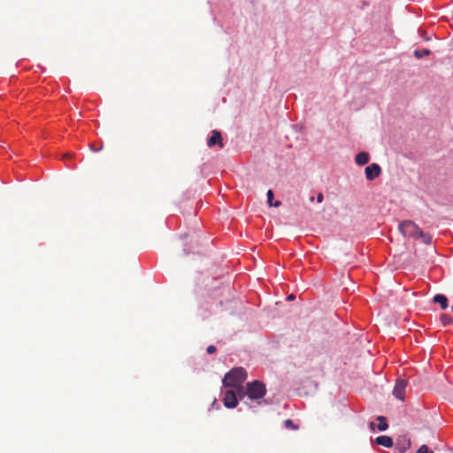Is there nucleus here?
Wrapping results in <instances>:
<instances>
[{
    "label": "nucleus",
    "instance_id": "obj_1",
    "mask_svg": "<svg viewBox=\"0 0 453 453\" xmlns=\"http://www.w3.org/2000/svg\"><path fill=\"white\" fill-rule=\"evenodd\" d=\"M247 378V372L242 367H236L229 371L223 379L225 388H232L226 392L225 396H242L243 388L242 382Z\"/></svg>",
    "mask_w": 453,
    "mask_h": 453
},
{
    "label": "nucleus",
    "instance_id": "obj_2",
    "mask_svg": "<svg viewBox=\"0 0 453 453\" xmlns=\"http://www.w3.org/2000/svg\"><path fill=\"white\" fill-rule=\"evenodd\" d=\"M398 228L404 237L418 240V234L420 231V228L413 221L404 220L399 224Z\"/></svg>",
    "mask_w": 453,
    "mask_h": 453
},
{
    "label": "nucleus",
    "instance_id": "obj_3",
    "mask_svg": "<svg viewBox=\"0 0 453 453\" xmlns=\"http://www.w3.org/2000/svg\"><path fill=\"white\" fill-rule=\"evenodd\" d=\"M265 385L259 380H254L247 384V388L243 390L242 396H265Z\"/></svg>",
    "mask_w": 453,
    "mask_h": 453
},
{
    "label": "nucleus",
    "instance_id": "obj_4",
    "mask_svg": "<svg viewBox=\"0 0 453 453\" xmlns=\"http://www.w3.org/2000/svg\"><path fill=\"white\" fill-rule=\"evenodd\" d=\"M365 173L368 180H373L381 173V168L378 164L373 163L365 168Z\"/></svg>",
    "mask_w": 453,
    "mask_h": 453
},
{
    "label": "nucleus",
    "instance_id": "obj_5",
    "mask_svg": "<svg viewBox=\"0 0 453 453\" xmlns=\"http://www.w3.org/2000/svg\"><path fill=\"white\" fill-rule=\"evenodd\" d=\"M411 442L406 435L399 436L396 440L395 449L399 453H404L411 448Z\"/></svg>",
    "mask_w": 453,
    "mask_h": 453
},
{
    "label": "nucleus",
    "instance_id": "obj_6",
    "mask_svg": "<svg viewBox=\"0 0 453 453\" xmlns=\"http://www.w3.org/2000/svg\"><path fill=\"white\" fill-rule=\"evenodd\" d=\"M207 145L211 148L218 145L219 148H223L221 134L218 130H213L211 136L207 141Z\"/></svg>",
    "mask_w": 453,
    "mask_h": 453
},
{
    "label": "nucleus",
    "instance_id": "obj_7",
    "mask_svg": "<svg viewBox=\"0 0 453 453\" xmlns=\"http://www.w3.org/2000/svg\"><path fill=\"white\" fill-rule=\"evenodd\" d=\"M407 381L403 379H398L393 389L394 396H403L405 394V388Z\"/></svg>",
    "mask_w": 453,
    "mask_h": 453
},
{
    "label": "nucleus",
    "instance_id": "obj_8",
    "mask_svg": "<svg viewBox=\"0 0 453 453\" xmlns=\"http://www.w3.org/2000/svg\"><path fill=\"white\" fill-rule=\"evenodd\" d=\"M375 442L378 445H381L386 448H391L393 446V440L391 437L387 435H381L375 439Z\"/></svg>",
    "mask_w": 453,
    "mask_h": 453
},
{
    "label": "nucleus",
    "instance_id": "obj_9",
    "mask_svg": "<svg viewBox=\"0 0 453 453\" xmlns=\"http://www.w3.org/2000/svg\"><path fill=\"white\" fill-rule=\"evenodd\" d=\"M370 159L369 154L366 152H359L356 156V163L359 165H364L368 163Z\"/></svg>",
    "mask_w": 453,
    "mask_h": 453
},
{
    "label": "nucleus",
    "instance_id": "obj_10",
    "mask_svg": "<svg viewBox=\"0 0 453 453\" xmlns=\"http://www.w3.org/2000/svg\"><path fill=\"white\" fill-rule=\"evenodd\" d=\"M418 239H420L422 242L426 245L432 243V235L428 233L423 232L421 229L418 234Z\"/></svg>",
    "mask_w": 453,
    "mask_h": 453
},
{
    "label": "nucleus",
    "instance_id": "obj_11",
    "mask_svg": "<svg viewBox=\"0 0 453 453\" xmlns=\"http://www.w3.org/2000/svg\"><path fill=\"white\" fill-rule=\"evenodd\" d=\"M418 239H420L422 242L426 245L432 243V235L428 233L423 232L421 229L418 234Z\"/></svg>",
    "mask_w": 453,
    "mask_h": 453
},
{
    "label": "nucleus",
    "instance_id": "obj_12",
    "mask_svg": "<svg viewBox=\"0 0 453 453\" xmlns=\"http://www.w3.org/2000/svg\"><path fill=\"white\" fill-rule=\"evenodd\" d=\"M434 302L440 303L441 306V309L445 310L448 307V299L443 295H436L434 297Z\"/></svg>",
    "mask_w": 453,
    "mask_h": 453
},
{
    "label": "nucleus",
    "instance_id": "obj_13",
    "mask_svg": "<svg viewBox=\"0 0 453 453\" xmlns=\"http://www.w3.org/2000/svg\"><path fill=\"white\" fill-rule=\"evenodd\" d=\"M226 408H234L238 404V398H220Z\"/></svg>",
    "mask_w": 453,
    "mask_h": 453
},
{
    "label": "nucleus",
    "instance_id": "obj_14",
    "mask_svg": "<svg viewBox=\"0 0 453 453\" xmlns=\"http://www.w3.org/2000/svg\"><path fill=\"white\" fill-rule=\"evenodd\" d=\"M377 421L379 422L378 429L380 431H385V430L388 429V422H387V418L385 417H383V416L377 417Z\"/></svg>",
    "mask_w": 453,
    "mask_h": 453
},
{
    "label": "nucleus",
    "instance_id": "obj_15",
    "mask_svg": "<svg viewBox=\"0 0 453 453\" xmlns=\"http://www.w3.org/2000/svg\"><path fill=\"white\" fill-rule=\"evenodd\" d=\"M431 51L430 50L428 49H423V50H416L414 51V56L417 58H421L425 56H428L430 55Z\"/></svg>",
    "mask_w": 453,
    "mask_h": 453
},
{
    "label": "nucleus",
    "instance_id": "obj_16",
    "mask_svg": "<svg viewBox=\"0 0 453 453\" xmlns=\"http://www.w3.org/2000/svg\"><path fill=\"white\" fill-rule=\"evenodd\" d=\"M267 202L270 206L279 207L280 205V202H276L273 203V192L270 189L267 191Z\"/></svg>",
    "mask_w": 453,
    "mask_h": 453
},
{
    "label": "nucleus",
    "instance_id": "obj_17",
    "mask_svg": "<svg viewBox=\"0 0 453 453\" xmlns=\"http://www.w3.org/2000/svg\"><path fill=\"white\" fill-rule=\"evenodd\" d=\"M417 453H434L426 445H422L418 449Z\"/></svg>",
    "mask_w": 453,
    "mask_h": 453
},
{
    "label": "nucleus",
    "instance_id": "obj_18",
    "mask_svg": "<svg viewBox=\"0 0 453 453\" xmlns=\"http://www.w3.org/2000/svg\"><path fill=\"white\" fill-rule=\"evenodd\" d=\"M284 425L287 428H291L293 430L297 429V426L293 423V421L291 419L285 420Z\"/></svg>",
    "mask_w": 453,
    "mask_h": 453
},
{
    "label": "nucleus",
    "instance_id": "obj_19",
    "mask_svg": "<svg viewBox=\"0 0 453 453\" xmlns=\"http://www.w3.org/2000/svg\"><path fill=\"white\" fill-rule=\"evenodd\" d=\"M441 319L443 325H448L451 322L450 317H449L448 315H445V314L441 317Z\"/></svg>",
    "mask_w": 453,
    "mask_h": 453
},
{
    "label": "nucleus",
    "instance_id": "obj_20",
    "mask_svg": "<svg viewBox=\"0 0 453 453\" xmlns=\"http://www.w3.org/2000/svg\"><path fill=\"white\" fill-rule=\"evenodd\" d=\"M206 351L208 354H213L216 351V347L213 345H210L207 347Z\"/></svg>",
    "mask_w": 453,
    "mask_h": 453
},
{
    "label": "nucleus",
    "instance_id": "obj_21",
    "mask_svg": "<svg viewBox=\"0 0 453 453\" xmlns=\"http://www.w3.org/2000/svg\"><path fill=\"white\" fill-rule=\"evenodd\" d=\"M89 148H90V150H92L93 151L97 152V151H99V150H102L103 145H101L99 148H96V147H95L93 144H90V145H89Z\"/></svg>",
    "mask_w": 453,
    "mask_h": 453
},
{
    "label": "nucleus",
    "instance_id": "obj_22",
    "mask_svg": "<svg viewBox=\"0 0 453 453\" xmlns=\"http://www.w3.org/2000/svg\"><path fill=\"white\" fill-rule=\"evenodd\" d=\"M324 199V196H323V194L322 193H319L318 196H317V201L318 203H321Z\"/></svg>",
    "mask_w": 453,
    "mask_h": 453
},
{
    "label": "nucleus",
    "instance_id": "obj_23",
    "mask_svg": "<svg viewBox=\"0 0 453 453\" xmlns=\"http://www.w3.org/2000/svg\"><path fill=\"white\" fill-rule=\"evenodd\" d=\"M370 427H371V429H372V430L374 429V423H373V422H371V423H370Z\"/></svg>",
    "mask_w": 453,
    "mask_h": 453
},
{
    "label": "nucleus",
    "instance_id": "obj_24",
    "mask_svg": "<svg viewBox=\"0 0 453 453\" xmlns=\"http://www.w3.org/2000/svg\"><path fill=\"white\" fill-rule=\"evenodd\" d=\"M217 402H218V399H217V398H214V401L212 402V404H211V405H212V406H214V405L217 403Z\"/></svg>",
    "mask_w": 453,
    "mask_h": 453
},
{
    "label": "nucleus",
    "instance_id": "obj_25",
    "mask_svg": "<svg viewBox=\"0 0 453 453\" xmlns=\"http://www.w3.org/2000/svg\"><path fill=\"white\" fill-rule=\"evenodd\" d=\"M294 298H295V297H294V296H293V295H290V296L288 297V300H293Z\"/></svg>",
    "mask_w": 453,
    "mask_h": 453
}]
</instances>
